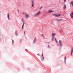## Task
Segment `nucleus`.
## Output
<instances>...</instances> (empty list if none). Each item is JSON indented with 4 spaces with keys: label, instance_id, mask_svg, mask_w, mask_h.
<instances>
[{
    "label": "nucleus",
    "instance_id": "f257e3e1",
    "mask_svg": "<svg viewBox=\"0 0 73 73\" xmlns=\"http://www.w3.org/2000/svg\"><path fill=\"white\" fill-rule=\"evenodd\" d=\"M41 13V12L40 11H39L36 14H35L34 15V17H36V16H37L39 15H40Z\"/></svg>",
    "mask_w": 73,
    "mask_h": 73
},
{
    "label": "nucleus",
    "instance_id": "f03ea898",
    "mask_svg": "<svg viewBox=\"0 0 73 73\" xmlns=\"http://www.w3.org/2000/svg\"><path fill=\"white\" fill-rule=\"evenodd\" d=\"M24 15H25V17L26 19H27L29 17V15L25 13H23Z\"/></svg>",
    "mask_w": 73,
    "mask_h": 73
},
{
    "label": "nucleus",
    "instance_id": "7ed1b4c3",
    "mask_svg": "<svg viewBox=\"0 0 73 73\" xmlns=\"http://www.w3.org/2000/svg\"><path fill=\"white\" fill-rule=\"evenodd\" d=\"M34 3H35V1H34V0H32L31 2L32 7H33L34 6Z\"/></svg>",
    "mask_w": 73,
    "mask_h": 73
},
{
    "label": "nucleus",
    "instance_id": "20e7f679",
    "mask_svg": "<svg viewBox=\"0 0 73 73\" xmlns=\"http://www.w3.org/2000/svg\"><path fill=\"white\" fill-rule=\"evenodd\" d=\"M43 56V54H42V55L41 56V57H42L41 58V60L42 61L43 60H44V57L42 56Z\"/></svg>",
    "mask_w": 73,
    "mask_h": 73
},
{
    "label": "nucleus",
    "instance_id": "39448f33",
    "mask_svg": "<svg viewBox=\"0 0 73 73\" xmlns=\"http://www.w3.org/2000/svg\"><path fill=\"white\" fill-rule=\"evenodd\" d=\"M54 16H55L56 17H60V15H61V14H53Z\"/></svg>",
    "mask_w": 73,
    "mask_h": 73
},
{
    "label": "nucleus",
    "instance_id": "423d86ee",
    "mask_svg": "<svg viewBox=\"0 0 73 73\" xmlns=\"http://www.w3.org/2000/svg\"><path fill=\"white\" fill-rule=\"evenodd\" d=\"M59 45L60 46H62V41L61 40H59Z\"/></svg>",
    "mask_w": 73,
    "mask_h": 73
},
{
    "label": "nucleus",
    "instance_id": "0eeeda50",
    "mask_svg": "<svg viewBox=\"0 0 73 73\" xmlns=\"http://www.w3.org/2000/svg\"><path fill=\"white\" fill-rule=\"evenodd\" d=\"M54 12V11H53L52 10H50L48 11V13H51V12Z\"/></svg>",
    "mask_w": 73,
    "mask_h": 73
},
{
    "label": "nucleus",
    "instance_id": "6e6552de",
    "mask_svg": "<svg viewBox=\"0 0 73 73\" xmlns=\"http://www.w3.org/2000/svg\"><path fill=\"white\" fill-rule=\"evenodd\" d=\"M73 48H72L71 49V56H72V53H73Z\"/></svg>",
    "mask_w": 73,
    "mask_h": 73
},
{
    "label": "nucleus",
    "instance_id": "1a4fd4ad",
    "mask_svg": "<svg viewBox=\"0 0 73 73\" xmlns=\"http://www.w3.org/2000/svg\"><path fill=\"white\" fill-rule=\"evenodd\" d=\"M62 19H57V21H62Z\"/></svg>",
    "mask_w": 73,
    "mask_h": 73
},
{
    "label": "nucleus",
    "instance_id": "9d476101",
    "mask_svg": "<svg viewBox=\"0 0 73 73\" xmlns=\"http://www.w3.org/2000/svg\"><path fill=\"white\" fill-rule=\"evenodd\" d=\"M54 36H52V41H53V40H54Z\"/></svg>",
    "mask_w": 73,
    "mask_h": 73
},
{
    "label": "nucleus",
    "instance_id": "9b49d317",
    "mask_svg": "<svg viewBox=\"0 0 73 73\" xmlns=\"http://www.w3.org/2000/svg\"><path fill=\"white\" fill-rule=\"evenodd\" d=\"M66 5H64V9H66Z\"/></svg>",
    "mask_w": 73,
    "mask_h": 73
},
{
    "label": "nucleus",
    "instance_id": "f8f14e48",
    "mask_svg": "<svg viewBox=\"0 0 73 73\" xmlns=\"http://www.w3.org/2000/svg\"><path fill=\"white\" fill-rule=\"evenodd\" d=\"M70 3L72 4V6H73V1H72L70 2Z\"/></svg>",
    "mask_w": 73,
    "mask_h": 73
},
{
    "label": "nucleus",
    "instance_id": "ddd939ff",
    "mask_svg": "<svg viewBox=\"0 0 73 73\" xmlns=\"http://www.w3.org/2000/svg\"><path fill=\"white\" fill-rule=\"evenodd\" d=\"M56 35V34L54 33V34H52V36H55Z\"/></svg>",
    "mask_w": 73,
    "mask_h": 73
},
{
    "label": "nucleus",
    "instance_id": "4468645a",
    "mask_svg": "<svg viewBox=\"0 0 73 73\" xmlns=\"http://www.w3.org/2000/svg\"><path fill=\"white\" fill-rule=\"evenodd\" d=\"M7 17L9 19V14H7Z\"/></svg>",
    "mask_w": 73,
    "mask_h": 73
},
{
    "label": "nucleus",
    "instance_id": "2eb2a0df",
    "mask_svg": "<svg viewBox=\"0 0 73 73\" xmlns=\"http://www.w3.org/2000/svg\"><path fill=\"white\" fill-rule=\"evenodd\" d=\"M55 41L56 43H58V42H57V39H56V38H55Z\"/></svg>",
    "mask_w": 73,
    "mask_h": 73
},
{
    "label": "nucleus",
    "instance_id": "dca6fc26",
    "mask_svg": "<svg viewBox=\"0 0 73 73\" xmlns=\"http://www.w3.org/2000/svg\"><path fill=\"white\" fill-rule=\"evenodd\" d=\"M36 38H35L33 42H35V41H36Z\"/></svg>",
    "mask_w": 73,
    "mask_h": 73
},
{
    "label": "nucleus",
    "instance_id": "f3484780",
    "mask_svg": "<svg viewBox=\"0 0 73 73\" xmlns=\"http://www.w3.org/2000/svg\"><path fill=\"white\" fill-rule=\"evenodd\" d=\"M70 16H71V18L73 19V15H71V14H70Z\"/></svg>",
    "mask_w": 73,
    "mask_h": 73
},
{
    "label": "nucleus",
    "instance_id": "a211bd4d",
    "mask_svg": "<svg viewBox=\"0 0 73 73\" xmlns=\"http://www.w3.org/2000/svg\"><path fill=\"white\" fill-rule=\"evenodd\" d=\"M24 22L23 23V24L22 26V29H23V27H24Z\"/></svg>",
    "mask_w": 73,
    "mask_h": 73
},
{
    "label": "nucleus",
    "instance_id": "6ab92c4d",
    "mask_svg": "<svg viewBox=\"0 0 73 73\" xmlns=\"http://www.w3.org/2000/svg\"><path fill=\"white\" fill-rule=\"evenodd\" d=\"M41 36H42L43 37V38H44V35H43V34H41Z\"/></svg>",
    "mask_w": 73,
    "mask_h": 73
},
{
    "label": "nucleus",
    "instance_id": "aec40b11",
    "mask_svg": "<svg viewBox=\"0 0 73 73\" xmlns=\"http://www.w3.org/2000/svg\"><path fill=\"white\" fill-rule=\"evenodd\" d=\"M64 59H65V61H66V57H65L64 58Z\"/></svg>",
    "mask_w": 73,
    "mask_h": 73
},
{
    "label": "nucleus",
    "instance_id": "412c9836",
    "mask_svg": "<svg viewBox=\"0 0 73 73\" xmlns=\"http://www.w3.org/2000/svg\"><path fill=\"white\" fill-rule=\"evenodd\" d=\"M48 48H50V46H48Z\"/></svg>",
    "mask_w": 73,
    "mask_h": 73
},
{
    "label": "nucleus",
    "instance_id": "4be33fe9",
    "mask_svg": "<svg viewBox=\"0 0 73 73\" xmlns=\"http://www.w3.org/2000/svg\"><path fill=\"white\" fill-rule=\"evenodd\" d=\"M72 15L73 16V12H72Z\"/></svg>",
    "mask_w": 73,
    "mask_h": 73
},
{
    "label": "nucleus",
    "instance_id": "5701e85b",
    "mask_svg": "<svg viewBox=\"0 0 73 73\" xmlns=\"http://www.w3.org/2000/svg\"><path fill=\"white\" fill-rule=\"evenodd\" d=\"M42 7H41L40 8H39L40 9H41V8H42Z\"/></svg>",
    "mask_w": 73,
    "mask_h": 73
},
{
    "label": "nucleus",
    "instance_id": "b1692460",
    "mask_svg": "<svg viewBox=\"0 0 73 73\" xmlns=\"http://www.w3.org/2000/svg\"><path fill=\"white\" fill-rule=\"evenodd\" d=\"M64 2H66V0H64Z\"/></svg>",
    "mask_w": 73,
    "mask_h": 73
},
{
    "label": "nucleus",
    "instance_id": "393cba45",
    "mask_svg": "<svg viewBox=\"0 0 73 73\" xmlns=\"http://www.w3.org/2000/svg\"><path fill=\"white\" fill-rule=\"evenodd\" d=\"M25 31L24 32V34H25Z\"/></svg>",
    "mask_w": 73,
    "mask_h": 73
},
{
    "label": "nucleus",
    "instance_id": "a878e982",
    "mask_svg": "<svg viewBox=\"0 0 73 73\" xmlns=\"http://www.w3.org/2000/svg\"><path fill=\"white\" fill-rule=\"evenodd\" d=\"M18 11V12H19V11Z\"/></svg>",
    "mask_w": 73,
    "mask_h": 73
}]
</instances>
